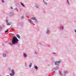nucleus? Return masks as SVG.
Wrapping results in <instances>:
<instances>
[{
    "label": "nucleus",
    "instance_id": "obj_1",
    "mask_svg": "<svg viewBox=\"0 0 76 76\" xmlns=\"http://www.w3.org/2000/svg\"><path fill=\"white\" fill-rule=\"evenodd\" d=\"M19 40L18 39L17 37L15 36H14L12 38V43H9V44L11 46H13V44L15 45L18 43Z\"/></svg>",
    "mask_w": 76,
    "mask_h": 76
},
{
    "label": "nucleus",
    "instance_id": "obj_2",
    "mask_svg": "<svg viewBox=\"0 0 76 76\" xmlns=\"http://www.w3.org/2000/svg\"><path fill=\"white\" fill-rule=\"evenodd\" d=\"M61 61H56L55 62V64L56 65H57L58 66V65L60 63H61Z\"/></svg>",
    "mask_w": 76,
    "mask_h": 76
},
{
    "label": "nucleus",
    "instance_id": "obj_3",
    "mask_svg": "<svg viewBox=\"0 0 76 76\" xmlns=\"http://www.w3.org/2000/svg\"><path fill=\"white\" fill-rule=\"evenodd\" d=\"M11 72L12 74V73L10 74V76H15V72H14V70H13V69H12V70Z\"/></svg>",
    "mask_w": 76,
    "mask_h": 76
},
{
    "label": "nucleus",
    "instance_id": "obj_4",
    "mask_svg": "<svg viewBox=\"0 0 76 76\" xmlns=\"http://www.w3.org/2000/svg\"><path fill=\"white\" fill-rule=\"evenodd\" d=\"M14 15V14L13 13V12H10L9 14V16H13Z\"/></svg>",
    "mask_w": 76,
    "mask_h": 76
},
{
    "label": "nucleus",
    "instance_id": "obj_5",
    "mask_svg": "<svg viewBox=\"0 0 76 76\" xmlns=\"http://www.w3.org/2000/svg\"><path fill=\"white\" fill-rule=\"evenodd\" d=\"M31 19L32 20H34L35 21H37V18L34 17H32L31 18Z\"/></svg>",
    "mask_w": 76,
    "mask_h": 76
},
{
    "label": "nucleus",
    "instance_id": "obj_6",
    "mask_svg": "<svg viewBox=\"0 0 76 76\" xmlns=\"http://www.w3.org/2000/svg\"><path fill=\"white\" fill-rule=\"evenodd\" d=\"M64 76H66V75L68 73V72H67V71H64Z\"/></svg>",
    "mask_w": 76,
    "mask_h": 76
},
{
    "label": "nucleus",
    "instance_id": "obj_7",
    "mask_svg": "<svg viewBox=\"0 0 76 76\" xmlns=\"http://www.w3.org/2000/svg\"><path fill=\"white\" fill-rule=\"evenodd\" d=\"M2 55L4 57H7V55L5 53H4Z\"/></svg>",
    "mask_w": 76,
    "mask_h": 76
},
{
    "label": "nucleus",
    "instance_id": "obj_8",
    "mask_svg": "<svg viewBox=\"0 0 76 76\" xmlns=\"http://www.w3.org/2000/svg\"><path fill=\"white\" fill-rule=\"evenodd\" d=\"M46 33L47 34H50V31L48 30V29H47Z\"/></svg>",
    "mask_w": 76,
    "mask_h": 76
},
{
    "label": "nucleus",
    "instance_id": "obj_9",
    "mask_svg": "<svg viewBox=\"0 0 76 76\" xmlns=\"http://www.w3.org/2000/svg\"><path fill=\"white\" fill-rule=\"evenodd\" d=\"M23 56L24 57H25L26 58L27 57V55H26V54H25V53H23Z\"/></svg>",
    "mask_w": 76,
    "mask_h": 76
},
{
    "label": "nucleus",
    "instance_id": "obj_10",
    "mask_svg": "<svg viewBox=\"0 0 76 76\" xmlns=\"http://www.w3.org/2000/svg\"><path fill=\"white\" fill-rule=\"evenodd\" d=\"M64 28V27H63V26H61L60 27V29H61V30H63Z\"/></svg>",
    "mask_w": 76,
    "mask_h": 76
},
{
    "label": "nucleus",
    "instance_id": "obj_11",
    "mask_svg": "<svg viewBox=\"0 0 76 76\" xmlns=\"http://www.w3.org/2000/svg\"><path fill=\"white\" fill-rule=\"evenodd\" d=\"M35 6L36 8H39V5L38 4H36L35 5Z\"/></svg>",
    "mask_w": 76,
    "mask_h": 76
},
{
    "label": "nucleus",
    "instance_id": "obj_12",
    "mask_svg": "<svg viewBox=\"0 0 76 76\" xmlns=\"http://www.w3.org/2000/svg\"><path fill=\"white\" fill-rule=\"evenodd\" d=\"M17 37L19 38V39H20V36L19 35V34H17Z\"/></svg>",
    "mask_w": 76,
    "mask_h": 76
},
{
    "label": "nucleus",
    "instance_id": "obj_13",
    "mask_svg": "<svg viewBox=\"0 0 76 76\" xmlns=\"http://www.w3.org/2000/svg\"><path fill=\"white\" fill-rule=\"evenodd\" d=\"M59 75H60L61 76H63V75H62V73H61V72L60 71H59Z\"/></svg>",
    "mask_w": 76,
    "mask_h": 76
},
{
    "label": "nucleus",
    "instance_id": "obj_14",
    "mask_svg": "<svg viewBox=\"0 0 76 76\" xmlns=\"http://www.w3.org/2000/svg\"><path fill=\"white\" fill-rule=\"evenodd\" d=\"M32 63H31L29 65V67L30 68V67H32Z\"/></svg>",
    "mask_w": 76,
    "mask_h": 76
},
{
    "label": "nucleus",
    "instance_id": "obj_15",
    "mask_svg": "<svg viewBox=\"0 0 76 76\" xmlns=\"http://www.w3.org/2000/svg\"><path fill=\"white\" fill-rule=\"evenodd\" d=\"M57 70L56 68H53L52 69V72H54V70Z\"/></svg>",
    "mask_w": 76,
    "mask_h": 76
},
{
    "label": "nucleus",
    "instance_id": "obj_16",
    "mask_svg": "<svg viewBox=\"0 0 76 76\" xmlns=\"http://www.w3.org/2000/svg\"><path fill=\"white\" fill-rule=\"evenodd\" d=\"M43 1L44 2L45 4V5H47V3L45 2V1L44 0H43Z\"/></svg>",
    "mask_w": 76,
    "mask_h": 76
},
{
    "label": "nucleus",
    "instance_id": "obj_17",
    "mask_svg": "<svg viewBox=\"0 0 76 76\" xmlns=\"http://www.w3.org/2000/svg\"><path fill=\"white\" fill-rule=\"evenodd\" d=\"M7 25H11V23H7Z\"/></svg>",
    "mask_w": 76,
    "mask_h": 76
},
{
    "label": "nucleus",
    "instance_id": "obj_18",
    "mask_svg": "<svg viewBox=\"0 0 76 76\" xmlns=\"http://www.w3.org/2000/svg\"><path fill=\"white\" fill-rule=\"evenodd\" d=\"M34 68L35 69H38V67L35 65L34 66Z\"/></svg>",
    "mask_w": 76,
    "mask_h": 76
},
{
    "label": "nucleus",
    "instance_id": "obj_19",
    "mask_svg": "<svg viewBox=\"0 0 76 76\" xmlns=\"http://www.w3.org/2000/svg\"><path fill=\"white\" fill-rule=\"evenodd\" d=\"M28 20L30 21V22L31 23H33V22H32L31 20L28 19Z\"/></svg>",
    "mask_w": 76,
    "mask_h": 76
},
{
    "label": "nucleus",
    "instance_id": "obj_20",
    "mask_svg": "<svg viewBox=\"0 0 76 76\" xmlns=\"http://www.w3.org/2000/svg\"><path fill=\"white\" fill-rule=\"evenodd\" d=\"M66 1H67V3L68 4H70V2H69V0H66Z\"/></svg>",
    "mask_w": 76,
    "mask_h": 76
},
{
    "label": "nucleus",
    "instance_id": "obj_21",
    "mask_svg": "<svg viewBox=\"0 0 76 76\" xmlns=\"http://www.w3.org/2000/svg\"><path fill=\"white\" fill-rule=\"evenodd\" d=\"M1 1L3 3H4V0H1Z\"/></svg>",
    "mask_w": 76,
    "mask_h": 76
},
{
    "label": "nucleus",
    "instance_id": "obj_22",
    "mask_svg": "<svg viewBox=\"0 0 76 76\" xmlns=\"http://www.w3.org/2000/svg\"><path fill=\"white\" fill-rule=\"evenodd\" d=\"M21 4L22 5V6H25V5H24V4H23V3H21Z\"/></svg>",
    "mask_w": 76,
    "mask_h": 76
},
{
    "label": "nucleus",
    "instance_id": "obj_23",
    "mask_svg": "<svg viewBox=\"0 0 76 76\" xmlns=\"http://www.w3.org/2000/svg\"><path fill=\"white\" fill-rule=\"evenodd\" d=\"M6 22L7 23H9V20H6Z\"/></svg>",
    "mask_w": 76,
    "mask_h": 76
},
{
    "label": "nucleus",
    "instance_id": "obj_24",
    "mask_svg": "<svg viewBox=\"0 0 76 76\" xmlns=\"http://www.w3.org/2000/svg\"><path fill=\"white\" fill-rule=\"evenodd\" d=\"M15 10H17V12H18V9L17 8L15 9Z\"/></svg>",
    "mask_w": 76,
    "mask_h": 76
},
{
    "label": "nucleus",
    "instance_id": "obj_25",
    "mask_svg": "<svg viewBox=\"0 0 76 76\" xmlns=\"http://www.w3.org/2000/svg\"><path fill=\"white\" fill-rule=\"evenodd\" d=\"M2 29V28H1V26H0V30Z\"/></svg>",
    "mask_w": 76,
    "mask_h": 76
},
{
    "label": "nucleus",
    "instance_id": "obj_26",
    "mask_svg": "<svg viewBox=\"0 0 76 76\" xmlns=\"http://www.w3.org/2000/svg\"><path fill=\"white\" fill-rule=\"evenodd\" d=\"M7 31H5V33H6V32H8V31H7Z\"/></svg>",
    "mask_w": 76,
    "mask_h": 76
},
{
    "label": "nucleus",
    "instance_id": "obj_27",
    "mask_svg": "<svg viewBox=\"0 0 76 76\" xmlns=\"http://www.w3.org/2000/svg\"><path fill=\"white\" fill-rule=\"evenodd\" d=\"M56 69H58V66L57 65L56 66Z\"/></svg>",
    "mask_w": 76,
    "mask_h": 76
},
{
    "label": "nucleus",
    "instance_id": "obj_28",
    "mask_svg": "<svg viewBox=\"0 0 76 76\" xmlns=\"http://www.w3.org/2000/svg\"><path fill=\"white\" fill-rule=\"evenodd\" d=\"M23 18H24L23 16H22L21 17V19H23Z\"/></svg>",
    "mask_w": 76,
    "mask_h": 76
},
{
    "label": "nucleus",
    "instance_id": "obj_29",
    "mask_svg": "<svg viewBox=\"0 0 76 76\" xmlns=\"http://www.w3.org/2000/svg\"><path fill=\"white\" fill-rule=\"evenodd\" d=\"M53 54H56V53L53 52Z\"/></svg>",
    "mask_w": 76,
    "mask_h": 76
},
{
    "label": "nucleus",
    "instance_id": "obj_30",
    "mask_svg": "<svg viewBox=\"0 0 76 76\" xmlns=\"http://www.w3.org/2000/svg\"><path fill=\"white\" fill-rule=\"evenodd\" d=\"M34 53L35 54H37V53L36 52H34Z\"/></svg>",
    "mask_w": 76,
    "mask_h": 76
},
{
    "label": "nucleus",
    "instance_id": "obj_31",
    "mask_svg": "<svg viewBox=\"0 0 76 76\" xmlns=\"http://www.w3.org/2000/svg\"><path fill=\"white\" fill-rule=\"evenodd\" d=\"M11 9H13V7H11Z\"/></svg>",
    "mask_w": 76,
    "mask_h": 76
},
{
    "label": "nucleus",
    "instance_id": "obj_32",
    "mask_svg": "<svg viewBox=\"0 0 76 76\" xmlns=\"http://www.w3.org/2000/svg\"><path fill=\"white\" fill-rule=\"evenodd\" d=\"M75 33H76V30H75Z\"/></svg>",
    "mask_w": 76,
    "mask_h": 76
},
{
    "label": "nucleus",
    "instance_id": "obj_33",
    "mask_svg": "<svg viewBox=\"0 0 76 76\" xmlns=\"http://www.w3.org/2000/svg\"><path fill=\"white\" fill-rule=\"evenodd\" d=\"M9 70H10V68H9Z\"/></svg>",
    "mask_w": 76,
    "mask_h": 76
},
{
    "label": "nucleus",
    "instance_id": "obj_34",
    "mask_svg": "<svg viewBox=\"0 0 76 76\" xmlns=\"http://www.w3.org/2000/svg\"><path fill=\"white\" fill-rule=\"evenodd\" d=\"M11 41L12 40V39H11Z\"/></svg>",
    "mask_w": 76,
    "mask_h": 76
},
{
    "label": "nucleus",
    "instance_id": "obj_35",
    "mask_svg": "<svg viewBox=\"0 0 76 76\" xmlns=\"http://www.w3.org/2000/svg\"><path fill=\"white\" fill-rule=\"evenodd\" d=\"M46 1H48V0H46Z\"/></svg>",
    "mask_w": 76,
    "mask_h": 76
},
{
    "label": "nucleus",
    "instance_id": "obj_36",
    "mask_svg": "<svg viewBox=\"0 0 76 76\" xmlns=\"http://www.w3.org/2000/svg\"><path fill=\"white\" fill-rule=\"evenodd\" d=\"M13 36H14V35H13Z\"/></svg>",
    "mask_w": 76,
    "mask_h": 76
}]
</instances>
